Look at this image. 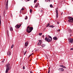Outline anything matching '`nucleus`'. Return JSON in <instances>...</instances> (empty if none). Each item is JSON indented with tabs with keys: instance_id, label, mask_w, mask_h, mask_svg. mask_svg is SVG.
<instances>
[{
	"instance_id": "6",
	"label": "nucleus",
	"mask_w": 73,
	"mask_h": 73,
	"mask_svg": "<svg viewBox=\"0 0 73 73\" xmlns=\"http://www.w3.org/2000/svg\"><path fill=\"white\" fill-rule=\"evenodd\" d=\"M21 24H20V25H17L15 27V28H16L18 29V28H19L21 27Z\"/></svg>"
},
{
	"instance_id": "19",
	"label": "nucleus",
	"mask_w": 73,
	"mask_h": 73,
	"mask_svg": "<svg viewBox=\"0 0 73 73\" xmlns=\"http://www.w3.org/2000/svg\"><path fill=\"white\" fill-rule=\"evenodd\" d=\"M49 27H51V28H53L54 27V26H53V25H50L49 26Z\"/></svg>"
},
{
	"instance_id": "42",
	"label": "nucleus",
	"mask_w": 73,
	"mask_h": 73,
	"mask_svg": "<svg viewBox=\"0 0 73 73\" xmlns=\"http://www.w3.org/2000/svg\"><path fill=\"white\" fill-rule=\"evenodd\" d=\"M58 31H60V29H59L58 30Z\"/></svg>"
},
{
	"instance_id": "4",
	"label": "nucleus",
	"mask_w": 73,
	"mask_h": 73,
	"mask_svg": "<svg viewBox=\"0 0 73 73\" xmlns=\"http://www.w3.org/2000/svg\"><path fill=\"white\" fill-rule=\"evenodd\" d=\"M68 41L69 42V43L70 44H73V39L70 38L68 39Z\"/></svg>"
},
{
	"instance_id": "15",
	"label": "nucleus",
	"mask_w": 73,
	"mask_h": 73,
	"mask_svg": "<svg viewBox=\"0 0 73 73\" xmlns=\"http://www.w3.org/2000/svg\"><path fill=\"white\" fill-rule=\"evenodd\" d=\"M38 5H39V3H37L36 4V5L35 6L36 8H37V7L38 6Z\"/></svg>"
},
{
	"instance_id": "45",
	"label": "nucleus",
	"mask_w": 73,
	"mask_h": 73,
	"mask_svg": "<svg viewBox=\"0 0 73 73\" xmlns=\"http://www.w3.org/2000/svg\"><path fill=\"white\" fill-rule=\"evenodd\" d=\"M31 54V55H32V54H33V53L32 54Z\"/></svg>"
},
{
	"instance_id": "16",
	"label": "nucleus",
	"mask_w": 73,
	"mask_h": 73,
	"mask_svg": "<svg viewBox=\"0 0 73 73\" xmlns=\"http://www.w3.org/2000/svg\"><path fill=\"white\" fill-rule=\"evenodd\" d=\"M7 36H9V31L8 30H7Z\"/></svg>"
},
{
	"instance_id": "21",
	"label": "nucleus",
	"mask_w": 73,
	"mask_h": 73,
	"mask_svg": "<svg viewBox=\"0 0 73 73\" xmlns=\"http://www.w3.org/2000/svg\"><path fill=\"white\" fill-rule=\"evenodd\" d=\"M5 11H4L3 14V17H4L5 16Z\"/></svg>"
},
{
	"instance_id": "24",
	"label": "nucleus",
	"mask_w": 73,
	"mask_h": 73,
	"mask_svg": "<svg viewBox=\"0 0 73 73\" xmlns=\"http://www.w3.org/2000/svg\"><path fill=\"white\" fill-rule=\"evenodd\" d=\"M50 8H53V6L52 5V4L50 5Z\"/></svg>"
},
{
	"instance_id": "41",
	"label": "nucleus",
	"mask_w": 73,
	"mask_h": 73,
	"mask_svg": "<svg viewBox=\"0 0 73 73\" xmlns=\"http://www.w3.org/2000/svg\"><path fill=\"white\" fill-rule=\"evenodd\" d=\"M48 1L50 2V0H48Z\"/></svg>"
},
{
	"instance_id": "39",
	"label": "nucleus",
	"mask_w": 73,
	"mask_h": 73,
	"mask_svg": "<svg viewBox=\"0 0 73 73\" xmlns=\"http://www.w3.org/2000/svg\"><path fill=\"white\" fill-rule=\"evenodd\" d=\"M47 1H48V0H45V1L46 2Z\"/></svg>"
},
{
	"instance_id": "23",
	"label": "nucleus",
	"mask_w": 73,
	"mask_h": 73,
	"mask_svg": "<svg viewBox=\"0 0 73 73\" xmlns=\"http://www.w3.org/2000/svg\"><path fill=\"white\" fill-rule=\"evenodd\" d=\"M42 33H39L38 34L39 35H40V36H41V35H42Z\"/></svg>"
},
{
	"instance_id": "5",
	"label": "nucleus",
	"mask_w": 73,
	"mask_h": 73,
	"mask_svg": "<svg viewBox=\"0 0 73 73\" xmlns=\"http://www.w3.org/2000/svg\"><path fill=\"white\" fill-rule=\"evenodd\" d=\"M8 0L6 2V6H5V8L6 10H8Z\"/></svg>"
},
{
	"instance_id": "20",
	"label": "nucleus",
	"mask_w": 73,
	"mask_h": 73,
	"mask_svg": "<svg viewBox=\"0 0 73 73\" xmlns=\"http://www.w3.org/2000/svg\"><path fill=\"white\" fill-rule=\"evenodd\" d=\"M50 24L49 23H48L47 25H46V27H49V26L50 25Z\"/></svg>"
},
{
	"instance_id": "12",
	"label": "nucleus",
	"mask_w": 73,
	"mask_h": 73,
	"mask_svg": "<svg viewBox=\"0 0 73 73\" xmlns=\"http://www.w3.org/2000/svg\"><path fill=\"white\" fill-rule=\"evenodd\" d=\"M53 39L54 40H57L58 39V38H57L55 36L53 38Z\"/></svg>"
},
{
	"instance_id": "38",
	"label": "nucleus",
	"mask_w": 73,
	"mask_h": 73,
	"mask_svg": "<svg viewBox=\"0 0 73 73\" xmlns=\"http://www.w3.org/2000/svg\"><path fill=\"white\" fill-rule=\"evenodd\" d=\"M57 24H59V22H57Z\"/></svg>"
},
{
	"instance_id": "17",
	"label": "nucleus",
	"mask_w": 73,
	"mask_h": 73,
	"mask_svg": "<svg viewBox=\"0 0 73 73\" xmlns=\"http://www.w3.org/2000/svg\"><path fill=\"white\" fill-rule=\"evenodd\" d=\"M1 16L0 15V24H1Z\"/></svg>"
},
{
	"instance_id": "8",
	"label": "nucleus",
	"mask_w": 73,
	"mask_h": 73,
	"mask_svg": "<svg viewBox=\"0 0 73 73\" xmlns=\"http://www.w3.org/2000/svg\"><path fill=\"white\" fill-rule=\"evenodd\" d=\"M56 18H58V10L57 9L56 11Z\"/></svg>"
},
{
	"instance_id": "10",
	"label": "nucleus",
	"mask_w": 73,
	"mask_h": 73,
	"mask_svg": "<svg viewBox=\"0 0 73 73\" xmlns=\"http://www.w3.org/2000/svg\"><path fill=\"white\" fill-rule=\"evenodd\" d=\"M10 30L11 31H13V28L12 27H10Z\"/></svg>"
},
{
	"instance_id": "33",
	"label": "nucleus",
	"mask_w": 73,
	"mask_h": 73,
	"mask_svg": "<svg viewBox=\"0 0 73 73\" xmlns=\"http://www.w3.org/2000/svg\"><path fill=\"white\" fill-rule=\"evenodd\" d=\"M44 37H45V36L44 35H42V37L43 38H44Z\"/></svg>"
},
{
	"instance_id": "11",
	"label": "nucleus",
	"mask_w": 73,
	"mask_h": 73,
	"mask_svg": "<svg viewBox=\"0 0 73 73\" xmlns=\"http://www.w3.org/2000/svg\"><path fill=\"white\" fill-rule=\"evenodd\" d=\"M59 70L61 72H64V69H63L62 68H60Z\"/></svg>"
},
{
	"instance_id": "25",
	"label": "nucleus",
	"mask_w": 73,
	"mask_h": 73,
	"mask_svg": "<svg viewBox=\"0 0 73 73\" xmlns=\"http://www.w3.org/2000/svg\"><path fill=\"white\" fill-rule=\"evenodd\" d=\"M14 46V44H13L11 46V48H13V46Z\"/></svg>"
},
{
	"instance_id": "31",
	"label": "nucleus",
	"mask_w": 73,
	"mask_h": 73,
	"mask_svg": "<svg viewBox=\"0 0 73 73\" xmlns=\"http://www.w3.org/2000/svg\"><path fill=\"white\" fill-rule=\"evenodd\" d=\"M24 9H25V8H23L21 9V10H22V11L24 10Z\"/></svg>"
},
{
	"instance_id": "46",
	"label": "nucleus",
	"mask_w": 73,
	"mask_h": 73,
	"mask_svg": "<svg viewBox=\"0 0 73 73\" xmlns=\"http://www.w3.org/2000/svg\"><path fill=\"white\" fill-rule=\"evenodd\" d=\"M33 51H32V52H33Z\"/></svg>"
},
{
	"instance_id": "26",
	"label": "nucleus",
	"mask_w": 73,
	"mask_h": 73,
	"mask_svg": "<svg viewBox=\"0 0 73 73\" xmlns=\"http://www.w3.org/2000/svg\"><path fill=\"white\" fill-rule=\"evenodd\" d=\"M63 66H64L63 65H60V67H62V68H63Z\"/></svg>"
},
{
	"instance_id": "7",
	"label": "nucleus",
	"mask_w": 73,
	"mask_h": 73,
	"mask_svg": "<svg viewBox=\"0 0 73 73\" xmlns=\"http://www.w3.org/2000/svg\"><path fill=\"white\" fill-rule=\"evenodd\" d=\"M39 42L37 44V45L38 46L41 45V44H42V41H41V40H39Z\"/></svg>"
},
{
	"instance_id": "43",
	"label": "nucleus",
	"mask_w": 73,
	"mask_h": 73,
	"mask_svg": "<svg viewBox=\"0 0 73 73\" xmlns=\"http://www.w3.org/2000/svg\"><path fill=\"white\" fill-rule=\"evenodd\" d=\"M62 15V13L61 14V15Z\"/></svg>"
},
{
	"instance_id": "27",
	"label": "nucleus",
	"mask_w": 73,
	"mask_h": 73,
	"mask_svg": "<svg viewBox=\"0 0 73 73\" xmlns=\"http://www.w3.org/2000/svg\"><path fill=\"white\" fill-rule=\"evenodd\" d=\"M27 51H25V52L24 54V55H25V54H26V53H27Z\"/></svg>"
},
{
	"instance_id": "18",
	"label": "nucleus",
	"mask_w": 73,
	"mask_h": 73,
	"mask_svg": "<svg viewBox=\"0 0 73 73\" xmlns=\"http://www.w3.org/2000/svg\"><path fill=\"white\" fill-rule=\"evenodd\" d=\"M68 31L69 32H70V33H71V32H72V30L70 29H69Z\"/></svg>"
},
{
	"instance_id": "2",
	"label": "nucleus",
	"mask_w": 73,
	"mask_h": 73,
	"mask_svg": "<svg viewBox=\"0 0 73 73\" xmlns=\"http://www.w3.org/2000/svg\"><path fill=\"white\" fill-rule=\"evenodd\" d=\"M49 37L48 38L47 37H46L45 38V40L47 42H50L52 41V38L50 36H49Z\"/></svg>"
},
{
	"instance_id": "34",
	"label": "nucleus",
	"mask_w": 73,
	"mask_h": 73,
	"mask_svg": "<svg viewBox=\"0 0 73 73\" xmlns=\"http://www.w3.org/2000/svg\"><path fill=\"white\" fill-rule=\"evenodd\" d=\"M50 72V70H49V69L48 73H49Z\"/></svg>"
},
{
	"instance_id": "13",
	"label": "nucleus",
	"mask_w": 73,
	"mask_h": 73,
	"mask_svg": "<svg viewBox=\"0 0 73 73\" xmlns=\"http://www.w3.org/2000/svg\"><path fill=\"white\" fill-rule=\"evenodd\" d=\"M28 42H25V46H28Z\"/></svg>"
},
{
	"instance_id": "22",
	"label": "nucleus",
	"mask_w": 73,
	"mask_h": 73,
	"mask_svg": "<svg viewBox=\"0 0 73 73\" xmlns=\"http://www.w3.org/2000/svg\"><path fill=\"white\" fill-rule=\"evenodd\" d=\"M25 17L26 18H25V20H27L28 19V17L27 16H26Z\"/></svg>"
},
{
	"instance_id": "40",
	"label": "nucleus",
	"mask_w": 73,
	"mask_h": 73,
	"mask_svg": "<svg viewBox=\"0 0 73 73\" xmlns=\"http://www.w3.org/2000/svg\"><path fill=\"white\" fill-rule=\"evenodd\" d=\"M32 56V54H31L29 56V57H30V56Z\"/></svg>"
},
{
	"instance_id": "1",
	"label": "nucleus",
	"mask_w": 73,
	"mask_h": 73,
	"mask_svg": "<svg viewBox=\"0 0 73 73\" xmlns=\"http://www.w3.org/2000/svg\"><path fill=\"white\" fill-rule=\"evenodd\" d=\"M33 29V27H29V26L27 27V29L26 31L27 32H28V33H29L32 32V30Z\"/></svg>"
},
{
	"instance_id": "14",
	"label": "nucleus",
	"mask_w": 73,
	"mask_h": 73,
	"mask_svg": "<svg viewBox=\"0 0 73 73\" xmlns=\"http://www.w3.org/2000/svg\"><path fill=\"white\" fill-rule=\"evenodd\" d=\"M46 45H45V44H43L42 45H41V46L42 48H43V47H45V46Z\"/></svg>"
},
{
	"instance_id": "35",
	"label": "nucleus",
	"mask_w": 73,
	"mask_h": 73,
	"mask_svg": "<svg viewBox=\"0 0 73 73\" xmlns=\"http://www.w3.org/2000/svg\"><path fill=\"white\" fill-rule=\"evenodd\" d=\"M63 68H66V67L65 66H63Z\"/></svg>"
},
{
	"instance_id": "36",
	"label": "nucleus",
	"mask_w": 73,
	"mask_h": 73,
	"mask_svg": "<svg viewBox=\"0 0 73 73\" xmlns=\"http://www.w3.org/2000/svg\"><path fill=\"white\" fill-rule=\"evenodd\" d=\"M40 12H41V13H42V12H43V10H42L40 11Z\"/></svg>"
},
{
	"instance_id": "44",
	"label": "nucleus",
	"mask_w": 73,
	"mask_h": 73,
	"mask_svg": "<svg viewBox=\"0 0 73 73\" xmlns=\"http://www.w3.org/2000/svg\"><path fill=\"white\" fill-rule=\"evenodd\" d=\"M50 67L49 68V69H50Z\"/></svg>"
},
{
	"instance_id": "37",
	"label": "nucleus",
	"mask_w": 73,
	"mask_h": 73,
	"mask_svg": "<svg viewBox=\"0 0 73 73\" xmlns=\"http://www.w3.org/2000/svg\"><path fill=\"white\" fill-rule=\"evenodd\" d=\"M23 69H25V66H23Z\"/></svg>"
},
{
	"instance_id": "30",
	"label": "nucleus",
	"mask_w": 73,
	"mask_h": 73,
	"mask_svg": "<svg viewBox=\"0 0 73 73\" xmlns=\"http://www.w3.org/2000/svg\"><path fill=\"white\" fill-rule=\"evenodd\" d=\"M30 13H32V9H30Z\"/></svg>"
},
{
	"instance_id": "32",
	"label": "nucleus",
	"mask_w": 73,
	"mask_h": 73,
	"mask_svg": "<svg viewBox=\"0 0 73 73\" xmlns=\"http://www.w3.org/2000/svg\"><path fill=\"white\" fill-rule=\"evenodd\" d=\"M70 50H73V48H71Z\"/></svg>"
},
{
	"instance_id": "29",
	"label": "nucleus",
	"mask_w": 73,
	"mask_h": 73,
	"mask_svg": "<svg viewBox=\"0 0 73 73\" xmlns=\"http://www.w3.org/2000/svg\"><path fill=\"white\" fill-rule=\"evenodd\" d=\"M37 1V0H35L34 1V3H35Z\"/></svg>"
},
{
	"instance_id": "28",
	"label": "nucleus",
	"mask_w": 73,
	"mask_h": 73,
	"mask_svg": "<svg viewBox=\"0 0 73 73\" xmlns=\"http://www.w3.org/2000/svg\"><path fill=\"white\" fill-rule=\"evenodd\" d=\"M4 61H5V59H3L2 61V62H3V63L4 62Z\"/></svg>"
},
{
	"instance_id": "3",
	"label": "nucleus",
	"mask_w": 73,
	"mask_h": 73,
	"mask_svg": "<svg viewBox=\"0 0 73 73\" xmlns=\"http://www.w3.org/2000/svg\"><path fill=\"white\" fill-rule=\"evenodd\" d=\"M68 21L70 23H73V18H72L70 16L68 17Z\"/></svg>"
},
{
	"instance_id": "9",
	"label": "nucleus",
	"mask_w": 73,
	"mask_h": 73,
	"mask_svg": "<svg viewBox=\"0 0 73 73\" xmlns=\"http://www.w3.org/2000/svg\"><path fill=\"white\" fill-rule=\"evenodd\" d=\"M11 52L9 51V50H8V52H7V54L8 55V56H10L11 55Z\"/></svg>"
}]
</instances>
